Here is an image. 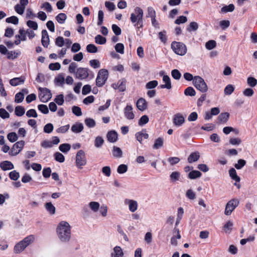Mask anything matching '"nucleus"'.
<instances>
[{"instance_id": "obj_1", "label": "nucleus", "mask_w": 257, "mask_h": 257, "mask_svg": "<svg viewBox=\"0 0 257 257\" xmlns=\"http://www.w3.org/2000/svg\"><path fill=\"white\" fill-rule=\"evenodd\" d=\"M56 233L59 240L63 243L69 242L71 238V226L65 221H61L56 228Z\"/></svg>"}, {"instance_id": "obj_2", "label": "nucleus", "mask_w": 257, "mask_h": 257, "mask_svg": "<svg viewBox=\"0 0 257 257\" xmlns=\"http://www.w3.org/2000/svg\"><path fill=\"white\" fill-rule=\"evenodd\" d=\"M143 15V10L141 8L136 7L135 9L134 12L131 14L130 18L132 23L134 24L135 26H142Z\"/></svg>"}, {"instance_id": "obj_3", "label": "nucleus", "mask_w": 257, "mask_h": 257, "mask_svg": "<svg viewBox=\"0 0 257 257\" xmlns=\"http://www.w3.org/2000/svg\"><path fill=\"white\" fill-rule=\"evenodd\" d=\"M193 84L197 90L203 93L206 92L208 90V87L206 82L200 76H195L193 79Z\"/></svg>"}, {"instance_id": "obj_4", "label": "nucleus", "mask_w": 257, "mask_h": 257, "mask_svg": "<svg viewBox=\"0 0 257 257\" xmlns=\"http://www.w3.org/2000/svg\"><path fill=\"white\" fill-rule=\"evenodd\" d=\"M171 48L176 54L180 56H184L185 55L187 51L186 45L181 42H172L171 44Z\"/></svg>"}, {"instance_id": "obj_5", "label": "nucleus", "mask_w": 257, "mask_h": 257, "mask_svg": "<svg viewBox=\"0 0 257 257\" xmlns=\"http://www.w3.org/2000/svg\"><path fill=\"white\" fill-rule=\"evenodd\" d=\"M108 77V72L106 69H100L96 79V84L98 87H101L105 83Z\"/></svg>"}, {"instance_id": "obj_6", "label": "nucleus", "mask_w": 257, "mask_h": 257, "mask_svg": "<svg viewBox=\"0 0 257 257\" xmlns=\"http://www.w3.org/2000/svg\"><path fill=\"white\" fill-rule=\"evenodd\" d=\"M239 204V201L237 198H233L229 200L226 204L224 214L226 215H230Z\"/></svg>"}, {"instance_id": "obj_7", "label": "nucleus", "mask_w": 257, "mask_h": 257, "mask_svg": "<svg viewBox=\"0 0 257 257\" xmlns=\"http://www.w3.org/2000/svg\"><path fill=\"white\" fill-rule=\"evenodd\" d=\"M76 165L79 169H82L86 164L87 161L83 151L79 150L76 155Z\"/></svg>"}, {"instance_id": "obj_8", "label": "nucleus", "mask_w": 257, "mask_h": 257, "mask_svg": "<svg viewBox=\"0 0 257 257\" xmlns=\"http://www.w3.org/2000/svg\"><path fill=\"white\" fill-rule=\"evenodd\" d=\"M39 98L41 102H46L52 97V94L48 89L39 87Z\"/></svg>"}, {"instance_id": "obj_9", "label": "nucleus", "mask_w": 257, "mask_h": 257, "mask_svg": "<svg viewBox=\"0 0 257 257\" xmlns=\"http://www.w3.org/2000/svg\"><path fill=\"white\" fill-rule=\"evenodd\" d=\"M25 145L24 141H20L16 143L12 147L9 152V155L11 156H16L18 155L23 150Z\"/></svg>"}, {"instance_id": "obj_10", "label": "nucleus", "mask_w": 257, "mask_h": 257, "mask_svg": "<svg viewBox=\"0 0 257 257\" xmlns=\"http://www.w3.org/2000/svg\"><path fill=\"white\" fill-rule=\"evenodd\" d=\"M89 76L88 69L86 68L79 67L77 69L75 77L76 78L81 80L87 78Z\"/></svg>"}, {"instance_id": "obj_11", "label": "nucleus", "mask_w": 257, "mask_h": 257, "mask_svg": "<svg viewBox=\"0 0 257 257\" xmlns=\"http://www.w3.org/2000/svg\"><path fill=\"white\" fill-rule=\"evenodd\" d=\"M126 80L124 79L119 80L116 83H113L111 87L114 89H118L120 92L124 91L126 89Z\"/></svg>"}, {"instance_id": "obj_12", "label": "nucleus", "mask_w": 257, "mask_h": 257, "mask_svg": "<svg viewBox=\"0 0 257 257\" xmlns=\"http://www.w3.org/2000/svg\"><path fill=\"white\" fill-rule=\"evenodd\" d=\"M124 202L125 205L128 206V209L130 212L134 213L138 210V203L136 200L130 199H125Z\"/></svg>"}, {"instance_id": "obj_13", "label": "nucleus", "mask_w": 257, "mask_h": 257, "mask_svg": "<svg viewBox=\"0 0 257 257\" xmlns=\"http://www.w3.org/2000/svg\"><path fill=\"white\" fill-rule=\"evenodd\" d=\"M15 37L17 40H15L14 43L15 45H18L20 44L21 41H25L26 40L27 38L26 31L23 29H20L19 31V34L16 35Z\"/></svg>"}, {"instance_id": "obj_14", "label": "nucleus", "mask_w": 257, "mask_h": 257, "mask_svg": "<svg viewBox=\"0 0 257 257\" xmlns=\"http://www.w3.org/2000/svg\"><path fill=\"white\" fill-rule=\"evenodd\" d=\"M124 114L125 117L129 120L135 118V113L133 112V108L131 105H127L124 108Z\"/></svg>"}, {"instance_id": "obj_15", "label": "nucleus", "mask_w": 257, "mask_h": 257, "mask_svg": "<svg viewBox=\"0 0 257 257\" xmlns=\"http://www.w3.org/2000/svg\"><path fill=\"white\" fill-rule=\"evenodd\" d=\"M110 255L111 257H123L124 253L122 248L117 245L113 247Z\"/></svg>"}, {"instance_id": "obj_16", "label": "nucleus", "mask_w": 257, "mask_h": 257, "mask_svg": "<svg viewBox=\"0 0 257 257\" xmlns=\"http://www.w3.org/2000/svg\"><path fill=\"white\" fill-rule=\"evenodd\" d=\"M136 106L138 109L143 111L147 108L148 103L144 98H140L137 101Z\"/></svg>"}, {"instance_id": "obj_17", "label": "nucleus", "mask_w": 257, "mask_h": 257, "mask_svg": "<svg viewBox=\"0 0 257 257\" xmlns=\"http://www.w3.org/2000/svg\"><path fill=\"white\" fill-rule=\"evenodd\" d=\"M41 42L44 47H48L50 43L49 36L46 30H44L42 31Z\"/></svg>"}, {"instance_id": "obj_18", "label": "nucleus", "mask_w": 257, "mask_h": 257, "mask_svg": "<svg viewBox=\"0 0 257 257\" xmlns=\"http://www.w3.org/2000/svg\"><path fill=\"white\" fill-rule=\"evenodd\" d=\"M185 121L184 116L180 113L175 114L173 118V122L176 126H180L182 125Z\"/></svg>"}, {"instance_id": "obj_19", "label": "nucleus", "mask_w": 257, "mask_h": 257, "mask_svg": "<svg viewBox=\"0 0 257 257\" xmlns=\"http://www.w3.org/2000/svg\"><path fill=\"white\" fill-rule=\"evenodd\" d=\"M163 81L165 83V84L160 85L159 87L160 88H167L168 89H170L172 88L171 79L168 75L163 76Z\"/></svg>"}, {"instance_id": "obj_20", "label": "nucleus", "mask_w": 257, "mask_h": 257, "mask_svg": "<svg viewBox=\"0 0 257 257\" xmlns=\"http://www.w3.org/2000/svg\"><path fill=\"white\" fill-rule=\"evenodd\" d=\"M0 167L3 170L7 171L13 169L14 166L10 161H5L1 163Z\"/></svg>"}, {"instance_id": "obj_21", "label": "nucleus", "mask_w": 257, "mask_h": 257, "mask_svg": "<svg viewBox=\"0 0 257 257\" xmlns=\"http://www.w3.org/2000/svg\"><path fill=\"white\" fill-rule=\"evenodd\" d=\"M107 140L111 143H114L117 140V134L115 131H110L107 134Z\"/></svg>"}, {"instance_id": "obj_22", "label": "nucleus", "mask_w": 257, "mask_h": 257, "mask_svg": "<svg viewBox=\"0 0 257 257\" xmlns=\"http://www.w3.org/2000/svg\"><path fill=\"white\" fill-rule=\"evenodd\" d=\"M229 116V114L228 112L221 113L218 117V123L224 124L226 123Z\"/></svg>"}, {"instance_id": "obj_23", "label": "nucleus", "mask_w": 257, "mask_h": 257, "mask_svg": "<svg viewBox=\"0 0 257 257\" xmlns=\"http://www.w3.org/2000/svg\"><path fill=\"white\" fill-rule=\"evenodd\" d=\"M83 125L82 123L76 122L71 127V131L74 133H80L83 130Z\"/></svg>"}, {"instance_id": "obj_24", "label": "nucleus", "mask_w": 257, "mask_h": 257, "mask_svg": "<svg viewBox=\"0 0 257 257\" xmlns=\"http://www.w3.org/2000/svg\"><path fill=\"white\" fill-rule=\"evenodd\" d=\"M136 139L141 143H142L143 139H147L149 138V135L143 132H139L136 134Z\"/></svg>"}, {"instance_id": "obj_25", "label": "nucleus", "mask_w": 257, "mask_h": 257, "mask_svg": "<svg viewBox=\"0 0 257 257\" xmlns=\"http://www.w3.org/2000/svg\"><path fill=\"white\" fill-rule=\"evenodd\" d=\"M45 208L50 214L53 215L55 213L56 208L52 203L47 202L45 203Z\"/></svg>"}, {"instance_id": "obj_26", "label": "nucleus", "mask_w": 257, "mask_h": 257, "mask_svg": "<svg viewBox=\"0 0 257 257\" xmlns=\"http://www.w3.org/2000/svg\"><path fill=\"white\" fill-rule=\"evenodd\" d=\"M200 155L198 152L191 153L188 158V161L190 163L197 161L199 158Z\"/></svg>"}, {"instance_id": "obj_27", "label": "nucleus", "mask_w": 257, "mask_h": 257, "mask_svg": "<svg viewBox=\"0 0 257 257\" xmlns=\"http://www.w3.org/2000/svg\"><path fill=\"white\" fill-rule=\"evenodd\" d=\"M24 82V80L22 79L21 77H16L10 80V84L12 86H16L21 84H23Z\"/></svg>"}, {"instance_id": "obj_28", "label": "nucleus", "mask_w": 257, "mask_h": 257, "mask_svg": "<svg viewBox=\"0 0 257 257\" xmlns=\"http://www.w3.org/2000/svg\"><path fill=\"white\" fill-rule=\"evenodd\" d=\"M163 144L164 139L163 138L159 137L155 140L153 148L154 149H158L162 147L163 146Z\"/></svg>"}, {"instance_id": "obj_29", "label": "nucleus", "mask_w": 257, "mask_h": 257, "mask_svg": "<svg viewBox=\"0 0 257 257\" xmlns=\"http://www.w3.org/2000/svg\"><path fill=\"white\" fill-rule=\"evenodd\" d=\"M88 206H89L90 209L94 212H97L100 208L99 203L98 202H95V201L90 202L89 203Z\"/></svg>"}, {"instance_id": "obj_30", "label": "nucleus", "mask_w": 257, "mask_h": 257, "mask_svg": "<svg viewBox=\"0 0 257 257\" xmlns=\"http://www.w3.org/2000/svg\"><path fill=\"white\" fill-rule=\"evenodd\" d=\"M25 248V246L20 241L15 246L14 251L16 253H19L23 251Z\"/></svg>"}, {"instance_id": "obj_31", "label": "nucleus", "mask_w": 257, "mask_h": 257, "mask_svg": "<svg viewBox=\"0 0 257 257\" xmlns=\"http://www.w3.org/2000/svg\"><path fill=\"white\" fill-rule=\"evenodd\" d=\"M112 154L115 158H119L122 156V152L119 148L114 146L112 150Z\"/></svg>"}, {"instance_id": "obj_32", "label": "nucleus", "mask_w": 257, "mask_h": 257, "mask_svg": "<svg viewBox=\"0 0 257 257\" xmlns=\"http://www.w3.org/2000/svg\"><path fill=\"white\" fill-rule=\"evenodd\" d=\"M230 177L236 182L240 181V178L237 175L236 170L234 168H231L229 171Z\"/></svg>"}, {"instance_id": "obj_33", "label": "nucleus", "mask_w": 257, "mask_h": 257, "mask_svg": "<svg viewBox=\"0 0 257 257\" xmlns=\"http://www.w3.org/2000/svg\"><path fill=\"white\" fill-rule=\"evenodd\" d=\"M20 55V52L15 51H8L7 54V58L9 59H12V60H14V59L17 58L18 57V56Z\"/></svg>"}, {"instance_id": "obj_34", "label": "nucleus", "mask_w": 257, "mask_h": 257, "mask_svg": "<svg viewBox=\"0 0 257 257\" xmlns=\"http://www.w3.org/2000/svg\"><path fill=\"white\" fill-rule=\"evenodd\" d=\"M41 8L48 13H51L53 10L52 6L48 2L42 3L41 6Z\"/></svg>"}, {"instance_id": "obj_35", "label": "nucleus", "mask_w": 257, "mask_h": 257, "mask_svg": "<svg viewBox=\"0 0 257 257\" xmlns=\"http://www.w3.org/2000/svg\"><path fill=\"white\" fill-rule=\"evenodd\" d=\"M201 176V173L199 171L196 170L192 171L188 174V177L191 179H195L199 178Z\"/></svg>"}, {"instance_id": "obj_36", "label": "nucleus", "mask_w": 257, "mask_h": 257, "mask_svg": "<svg viewBox=\"0 0 257 257\" xmlns=\"http://www.w3.org/2000/svg\"><path fill=\"white\" fill-rule=\"evenodd\" d=\"M71 148V145L69 144H63L59 146V149L60 151L64 153H67Z\"/></svg>"}, {"instance_id": "obj_37", "label": "nucleus", "mask_w": 257, "mask_h": 257, "mask_svg": "<svg viewBox=\"0 0 257 257\" xmlns=\"http://www.w3.org/2000/svg\"><path fill=\"white\" fill-rule=\"evenodd\" d=\"M15 112L16 115L21 116L23 115L25 112V109L22 106H17L15 108Z\"/></svg>"}, {"instance_id": "obj_38", "label": "nucleus", "mask_w": 257, "mask_h": 257, "mask_svg": "<svg viewBox=\"0 0 257 257\" xmlns=\"http://www.w3.org/2000/svg\"><path fill=\"white\" fill-rule=\"evenodd\" d=\"M95 42L98 44L103 45L105 44L106 39L105 37H102L100 35H97L95 37Z\"/></svg>"}, {"instance_id": "obj_39", "label": "nucleus", "mask_w": 257, "mask_h": 257, "mask_svg": "<svg viewBox=\"0 0 257 257\" xmlns=\"http://www.w3.org/2000/svg\"><path fill=\"white\" fill-rule=\"evenodd\" d=\"M67 19V16L64 13H60L56 17V20L60 24H63Z\"/></svg>"}, {"instance_id": "obj_40", "label": "nucleus", "mask_w": 257, "mask_h": 257, "mask_svg": "<svg viewBox=\"0 0 257 257\" xmlns=\"http://www.w3.org/2000/svg\"><path fill=\"white\" fill-rule=\"evenodd\" d=\"M247 84L251 87H254L257 84V80L253 77H248L247 78Z\"/></svg>"}, {"instance_id": "obj_41", "label": "nucleus", "mask_w": 257, "mask_h": 257, "mask_svg": "<svg viewBox=\"0 0 257 257\" xmlns=\"http://www.w3.org/2000/svg\"><path fill=\"white\" fill-rule=\"evenodd\" d=\"M234 10V6L233 4H229L228 6H225L223 7L221 9V11L222 13H226L227 12H231L233 11Z\"/></svg>"}, {"instance_id": "obj_42", "label": "nucleus", "mask_w": 257, "mask_h": 257, "mask_svg": "<svg viewBox=\"0 0 257 257\" xmlns=\"http://www.w3.org/2000/svg\"><path fill=\"white\" fill-rule=\"evenodd\" d=\"M7 138L9 141L12 143L16 142L18 139V135L15 132H12L8 134Z\"/></svg>"}, {"instance_id": "obj_43", "label": "nucleus", "mask_w": 257, "mask_h": 257, "mask_svg": "<svg viewBox=\"0 0 257 257\" xmlns=\"http://www.w3.org/2000/svg\"><path fill=\"white\" fill-rule=\"evenodd\" d=\"M184 94L187 96H193L195 95L196 92L192 87H188L185 90Z\"/></svg>"}, {"instance_id": "obj_44", "label": "nucleus", "mask_w": 257, "mask_h": 257, "mask_svg": "<svg viewBox=\"0 0 257 257\" xmlns=\"http://www.w3.org/2000/svg\"><path fill=\"white\" fill-rule=\"evenodd\" d=\"M104 143V140L101 137L98 136L95 138L94 141V145L96 148L100 147Z\"/></svg>"}, {"instance_id": "obj_45", "label": "nucleus", "mask_w": 257, "mask_h": 257, "mask_svg": "<svg viewBox=\"0 0 257 257\" xmlns=\"http://www.w3.org/2000/svg\"><path fill=\"white\" fill-rule=\"evenodd\" d=\"M25 95L22 92H20L17 93L15 95V101L16 103H21L22 102L24 98Z\"/></svg>"}, {"instance_id": "obj_46", "label": "nucleus", "mask_w": 257, "mask_h": 257, "mask_svg": "<svg viewBox=\"0 0 257 257\" xmlns=\"http://www.w3.org/2000/svg\"><path fill=\"white\" fill-rule=\"evenodd\" d=\"M77 68V64L74 62H72L69 66L68 71L70 73L74 74L75 75Z\"/></svg>"}, {"instance_id": "obj_47", "label": "nucleus", "mask_w": 257, "mask_h": 257, "mask_svg": "<svg viewBox=\"0 0 257 257\" xmlns=\"http://www.w3.org/2000/svg\"><path fill=\"white\" fill-rule=\"evenodd\" d=\"M54 157L55 160L60 162L63 163L65 161V157L63 154L59 152H56L54 154Z\"/></svg>"}, {"instance_id": "obj_48", "label": "nucleus", "mask_w": 257, "mask_h": 257, "mask_svg": "<svg viewBox=\"0 0 257 257\" xmlns=\"http://www.w3.org/2000/svg\"><path fill=\"white\" fill-rule=\"evenodd\" d=\"M180 177V173L179 172H173L170 175V178L172 182L178 181Z\"/></svg>"}, {"instance_id": "obj_49", "label": "nucleus", "mask_w": 257, "mask_h": 257, "mask_svg": "<svg viewBox=\"0 0 257 257\" xmlns=\"http://www.w3.org/2000/svg\"><path fill=\"white\" fill-rule=\"evenodd\" d=\"M6 21L8 23H12L14 25H17L19 23V19L16 16H12L6 19Z\"/></svg>"}, {"instance_id": "obj_50", "label": "nucleus", "mask_w": 257, "mask_h": 257, "mask_svg": "<svg viewBox=\"0 0 257 257\" xmlns=\"http://www.w3.org/2000/svg\"><path fill=\"white\" fill-rule=\"evenodd\" d=\"M198 29V25L196 22H192L190 23L189 26L187 28V30L189 32L192 31H196Z\"/></svg>"}, {"instance_id": "obj_51", "label": "nucleus", "mask_w": 257, "mask_h": 257, "mask_svg": "<svg viewBox=\"0 0 257 257\" xmlns=\"http://www.w3.org/2000/svg\"><path fill=\"white\" fill-rule=\"evenodd\" d=\"M9 177L11 180L16 181L19 178L20 174L16 171L14 170L9 173Z\"/></svg>"}, {"instance_id": "obj_52", "label": "nucleus", "mask_w": 257, "mask_h": 257, "mask_svg": "<svg viewBox=\"0 0 257 257\" xmlns=\"http://www.w3.org/2000/svg\"><path fill=\"white\" fill-rule=\"evenodd\" d=\"M86 50L89 53H95L98 51L97 48L94 44H88L86 46Z\"/></svg>"}, {"instance_id": "obj_53", "label": "nucleus", "mask_w": 257, "mask_h": 257, "mask_svg": "<svg viewBox=\"0 0 257 257\" xmlns=\"http://www.w3.org/2000/svg\"><path fill=\"white\" fill-rule=\"evenodd\" d=\"M242 94L246 97H251L254 94V91L250 88H247L242 91Z\"/></svg>"}, {"instance_id": "obj_54", "label": "nucleus", "mask_w": 257, "mask_h": 257, "mask_svg": "<svg viewBox=\"0 0 257 257\" xmlns=\"http://www.w3.org/2000/svg\"><path fill=\"white\" fill-rule=\"evenodd\" d=\"M89 64L94 69L98 68L100 67V63L99 61L96 59L90 60Z\"/></svg>"}, {"instance_id": "obj_55", "label": "nucleus", "mask_w": 257, "mask_h": 257, "mask_svg": "<svg viewBox=\"0 0 257 257\" xmlns=\"http://www.w3.org/2000/svg\"><path fill=\"white\" fill-rule=\"evenodd\" d=\"M115 51L121 54H123L124 53V45L122 43H117L114 47Z\"/></svg>"}, {"instance_id": "obj_56", "label": "nucleus", "mask_w": 257, "mask_h": 257, "mask_svg": "<svg viewBox=\"0 0 257 257\" xmlns=\"http://www.w3.org/2000/svg\"><path fill=\"white\" fill-rule=\"evenodd\" d=\"M15 11L19 15H23L25 12V8L23 7L20 4H17L15 6Z\"/></svg>"}, {"instance_id": "obj_57", "label": "nucleus", "mask_w": 257, "mask_h": 257, "mask_svg": "<svg viewBox=\"0 0 257 257\" xmlns=\"http://www.w3.org/2000/svg\"><path fill=\"white\" fill-rule=\"evenodd\" d=\"M234 88L231 84L227 85L224 88V92L226 95L231 94L234 91Z\"/></svg>"}, {"instance_id": "obj_58", "label": "nucleus", "mask_w": 257, "mask_h": 257, "mask_svg": "<svg viewBox=\"0 0 257 257\" xmlns=\"http://www.w3.org/2000/svg\"><path fill=\"white\" fill-rule=\"evenodd\" d=\"M85 123L89 127H93L96 125L95 120L93 119L90 118H87L85 119Z\"/></svg>"}, {"instance_id": "obj_59", "label": "nucleus", "mask_w": 257, "mask_h": 257, "mask_svg": "<svg viewBox=\"0 0 257 257\" xmlns=\"http://www.w3.org/2000/svg\"><path fill=\"white\" fill-rule=\"evenodd\" d=\"M216 43L214 40H210L205 44V47L208 50H212L216 47Z\"/></svg>"}, {"instance_id": "obj_60", "label": "nucleus", "mask_w": 257, "mask_h": 257, "mask_svg": "<svg viewBox=\"0 0 257 257\" xmlns=\"http://www.w3.org/2000/svg\"><path fill=\"white\" fill-rule=\"evenodd\" d=\"M69 124H67L58 128L56 131L58 133L64 134L69 130Z\"/></svg>"}, {"instance_id": "obj_61", "label": "nucleus", "mask_w": 257, "mask_h": 257, "mask_svg": "<svg viewBox=\"0 0 257 257\" xmlns=\"http://www.w3.org/2000/svg\"><path fill=\"white\" fill-rule=\"evenodd\" d=\"M127 166L124 164H121L118 166L117 169V172L119 174H123L127 170Z\"/></svg>"}, {"instance_id": "obj_62", "label": "nucleus", "mask_w": 257, "mask_h": 257, "mask_svg": "<svg viewBox=\"0 0 257 257\" xmlns=\"http://www.w3.org/2000/svg\"><path fill=\"white\" fill-rule=\"evenodd\" d=\"M35 239V236L33 235H30L25 238L23 239L25 243H26L28 245H29L31 244Z\"/></svg>"}, {"instance_id": "obj_63", "label": "nucleus", "mask_w": 257, "mask_h": 257, "mask_svg": "<svg viewBox=\"0 0 257 257\" xmlns=\"http://www.w3.org/2000/svg\"><path fill=\"white\" fill-rule=\"evenodd\" d=\"M65 44V40L62 37H58L55 40V44L58 47H61Z\"/></svg>"}, {"instance_id": "obj_64", "label": "nucleus", "mask_w": 257, "mask_h": 257, "mask_svg": "<svg viewBox=\"0 0 257 257\" xmlns=\"http://www.w3.org/2000/svg\"><path fill=\"white\" fill-rule=\"evenodd\" d=\"M53 125L51 123L46 124L44 127V132L45 133L50 134L53 130Z\"/></svg>"}]
</instances>
